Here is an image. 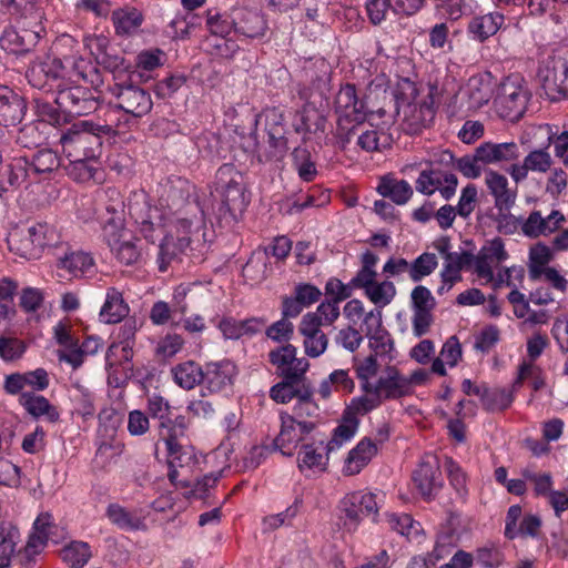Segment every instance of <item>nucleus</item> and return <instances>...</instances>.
I'll use <instances>...</instances> for the list:
<instances>
[{
  "label": "nucleus",
  "mask_w": 568,
  "mask_h": 568,
  "mask_svg": "<svg viewBox=\"0 0 568 568\" xmlns=\"http://www.w3.org/2000/svg\"><path fill=\"white\" fill-rule=\"evenodd\" d=\"M485 184L494 197L497 211H509L516 202L517 191L509 187L507 178L494 170L485 172Z\"/></svg>",
  "instance_id": "31"
},
{
  "label": "nucleus",
  "mask_w": 568,
  "mask_h": 568,
  "mask_svg": "<svg viewBox=\"0 0 568 568\" xmlns=\"http://www.w3.org/2000/svg\"><path fill=\"white\" fill-rule=\"evenodd\" d=\"M105 515L113 525L122 530H138L144 526L139 516L119 504L109 505Z\"/></svg>",
  "instance_id": "50"
},
{
  "label": "nucleus",
  "mask_w": 568,
  "mask_h": 568,
  "mask_svg": "<svg viewBox=\"0 0 568 568\" xmlns=\"http://www.w3.org/2000/svg\"><path fill=\"white\" fill-rule=\"evenodd\" d=\"M19 24L21 31L8 27L0 37V48L9 53L19 54L29 51L44 33L42 13L40 11H34L30 16L23 17Z\"/></svg>",
  "instance_id": "9"
},
{
  "label": "nucleus",
  "mask_w": 568,
  "mask_h": 568,
  "mask_svg": "<svg viewBox=\"0 0 568 568\" xmlns=\"http://www.w3.org/2000/svg\"><path fill=\"white\" fill-rule=\"evenodd\" d=\"M437 92L435 85H418L407 78L398 80L395 91L397 115L405 132L415 134L429 125L436 113Z\"/></svg>",
  "instance_id": "3"
},
{
  "label": "nucleus",
  "mask_w": 568,
  "mask_h": 568,
  "mask_svg": "<svg viewBox=\"0 0 568 568\" xmlns=\"http://www.w3.org/2000/svg\"><path fill=\"white\" fill-rule=\"evenodd\" d=\"M70 163L65 168L68 175L80 183L94 179L97 166L93 165L95 159H68Z\"/></svg>",
  "instance_id": "59"
},
{
  "label": "nucleus",
  "mask_w": 568,
  "mask_h": 568,
  "mask_svg": "<svg viewBox=\"0 0 568 568\" xmlns=\"http://www.w3.org/2000/svg\"><path fill=\"white\" fill-rule=\"evenodd\" d=\"M554 257L552 250L541 243H535V282H547L554 288L565 292L567 281L554 268L546 266Z\"/></svg>",
  "instance_id": "30"
},
{
  "label": "nucleus",
  "mask_w": 568,
  "mask_h": 568,
  "mask_svg": "<svg viewBox=\"0 0 568 568\" xmlns=\"http://www.w3.org/2000/svg\"><path fill=\"white\" fill-rule=\"evenodd\" d=\"M379 439L363 437L347 454L342 473L345 476L359 474L378 454L381 445L388 438L387 429L378 430Z\"/></svg>",
  "instance_id": "16"
},
{
  "label": "nucleus",
  "mask_w": 568,
  "mask_h": 568,
  "mask_svg": "<svg viewBox=\"0 0 568 568\" xmlns=\"http://www.w3.org/2000/svg\"><path fill=\"white\" fill-rule=\"evenodd\" d=\"M505 535L509 539L528 537L532 535V516L521 518V508L517 505L508 509L506 517Z\"/></svg>",
  "instance_id": "46"
},
{
  "label": "nucleus",
  "mask_w": 568,
  "mask_h": 568,
  "mask_svg": "<svg viewBox=\"0 0 568 568\" xmlns=\"http://www.w3.org/2000/svg\"><path fill=\"white\" fill-rule=\"evenodd\" d=\"M293 165L301 180L304 182L313 181L317 175L315 163L306 149H295L293 151Z\"/></svg>",
  "instance_id": "60"
},
{
  "label": "nucleus",
  "mask_w": 568,
  "mask_h": 568,
  "mask_svg": "<svg viewBox=\"0 0 568 568\" xmlns=\"http://www.w3.org/2000/svg\"><path fill=\"white\" fill-rule=\"evenodd\" d=\"M173 381L183 389H193L202 382L203 368L193 361H186L172 367Z\"/></svg>",
  "instance_id": "48"
},
{
  "label": "nucleus",
  "mask_w": 568,
  "mask_h": 568,
  "mask_svg": "<svg viewBox=\"0 0 568 568\" xmlns=\"http://www.w3.org/2000/svg\"><path fill=\"white\" fill-rule=\"evenodd\" d=\"M60 251H62L61 254L55 253V266L70 278H82L94 274L95 262L89 252L72 248L68 242H64L63 248Z\"/></svg>",
  "instance_id": "17"
},
{
  "label": "nucleus",
  "mask_w": 568,
  "mask_h": 568,
  "mask_svg": "<svg viewBox=\"0 0 568 568\" xmlns=\"http://www.w3.org/2000/svg\"><path fill=\"white\" fill-rule=\"evenodd\" d=\"M61 556L71 568H82L87 565L92 554L87 542L72 541L63 547Z\"/></svg>",
  "instance_id": "55"
},
{
  "label": "nucleus",
  "mask_w": 568,
  "mask_h": 568,
  "mask_svg": "<svg viewBox=\"0 0 568 568\" xmlns=\"http://www.w3.org/2000/svg\"><path fill=\"white\" fill-rule=\"evenodd\" d=\"M499 115L511 122L518 121L527 106L526 92L515 81L503 84L501 94L496 100Z\"/></svg>",
  "instance_id": "23"
},
{
  "label": "nucleus",
  "mask_w": 568,
  "mask_h": 568,
  "mask_svg": "<svg viewBox=\"0 0 568 568\" xmlns=\"http://www.w3.org/2000/svg\"><path fill=\"white\" fill-rule=\"evenodd\" d=\"M20 531L12 523L0 524V568H8L20 542Z\"/></svg>",
  "instance_id": "44"
},
{
  "label": "nucleus",
  "mask_w": 568,
  "mask_h": 568,
  "mask_svg": "<svg viewBox=\"0 0 568 568\" xmlns=\"http://www.w3.org/2000/svg\"><path fill=\"white\" fill-rule=\"evenodd\" d=\"M493 95V85L488 75L476 74L468 79L458 97L467 110H477L488 103Z\"/></svg>",
  "instance_id": "27"
},
{
  "label": "nucleus",
  "mask_w": 568,
  "mask_h": 568,
  "mask_svg": "<svg viewBox=\"0 0 568 568\" xmlns=\"http://www.w3.org/2000/svg\"><path fill=\"white\" fill-rule=\"evenodd\" d=\"M129 305L122 293L115 287L106 290L105 301L100 311V318L108 324L121 322L129 314Z\"/></svg>",
  "instance_id": "38"
},
{
  "label": "nucleus",
  "mask_w": 568,
  "mask_h": 568,
  "mask_svg": "<svg viewBox=\"0 0 568 568\" xmlns=\"http://www.w3.org/2000/svg\"><path fill=\"white\" fill-rule=\"evenodd\" d=\"M298 331L303 336V346L307 356L316 358L325 353L328 338L321 329L313 315H304L302 317Z\"/></svg>",
  "instance_id": "33"
},
{
  "label": "nucleus",
  "mask_w": 568,
  "mask_h": 568,
  "mask_svg": "<svg viewBox=\"0 0 568 568\" xmlns=\"http://www.w3.org/2000/svg\"><path fill=\"white\" fill-rule=\"evenodd\" d=\"M413 481L418 493L429 499L442 487L440 471L436 457L427 455L413 474Z\"/></svg>",
  "instance_id": "25"
},
{
  "label": "nucleus",
  "mask_w": 568,
  "mask_h": 568,
  "mask_svg": "<svg viewBox=\"0 0 568 568\" xmlns=\"http://www.w3.org/2000/svg\"><path fill=\"white\" fill-rule=\"evenodd\" d=\"M184 202L182 186L169 183L161 186L159 206L151 205L144 192H136L129 200V213L146 240L153 242L158 230L165 231L158 258L161 272L166 271L171 261L201 242L203 221L199 215V207L194 203H187L182 211Z\"/></svg>",
  "instance_id": "1"
},
{
  "label": "nucleus",
  "mask_w": 568,
  "mask_h": 568,
  "mask_svg": "<svg viewBox=\"0 0 568 568\" xmlns=\"http://www.w3.org/2000/svg\"><path fill=\"white\" fill-rule=\"evenodd\" d=\"M296 353L297 349L292 344L270 352V362L286 381H298L310 367L308 361L304 357H296Z\"/></svg>",
  "instance_id": "20"
},
{
  "label": "nucleus",
  "mask_w": 568,
  "mask_h": 568,
  "mask_svg": "<svg viewBox=\"0 0 568 568\" xmlns=\"http://www.w3.org/2000/svg\"><path fill=\"white\" fill-rule=\"evenodd\" d=\"M206 26L213 37L226 38L232 32L235 34V26L233 23V12L229 13H207Z\"/></svg>",
  "instance_id": "58"
},
{
  "label": "nucleus",
  "mask_w": 568,
  "mask_h": 568,
  "mask_svg": "<svg viewBox=\"0 0 568 568\" xmlns=\"http://www.w3.org/2000/svg\"><path fill=\"white\" fill-rule=\"evenodd\" d=\"M31 229L39 258L42 256L45 248L53 250L54 254L63 248L65 241L53 225L45 222H37L31 225Z\"/></svg>",
  "instance_id": "37"
},
{
  "label": "nucleus",
  "mask_w": 568,
  "mask_h": 568,
  "mask_svg": "<svg viewBox=\"0 0 568 568\" xmlns=\"http://www.w3.org/2000/svg\"><path fill=\"white\" fill-rule=\"evenodd\" d=\"M385 520L389 528L408 540L419 541L423 534L422 525L408 514L386 513Z\"/></svg>",
  "instance_id": "45"
},
{
  "label": "nucleus",
  "mask_w": 568,
  "mask_h": 568,
  "mask_svg": "<svg viewBox=\"0 0 568 568\" xmlns=\"http://www.w3.org/2000/svg\"><path fill=\"white\" fill-rule=\"evenodd\" d=\"M565 221V216L557 210H554L547 216H541L535 211V236L549 235L554 233Z\"/></svg>",
  "instance_id": "63"
},
{
  "label": "nucleus",
  "mask_w": 568,
  "mask_h": 568,
  "mask_svg": "<svg viewBox=\"0 0 568 568\" xmlns=\"http://www.w3.org/2000/svg\"><path fill=\"white\" fill-rule=\"evenodd\" d=\"M376 190L382 196L389 197L398 205L406 204L413 195V189L407 181L390 176H383Z\"/></svg>",
  "instance_id": "43"
},
{
  "label": "nucleus",
  "mask_w": 568,
  "mask_h": 568,
  "mask_svg": "<svg viewBox=\"0 0 568 568\" xmlns=\"http://www.w3.org/2000/svg\"><path fill=\"white\" fill-rule=\"evenodd\" d=\"M503 23L504 16L498 12H494L473 18L467 30L474 40L483 42L494 36L500 29Z\"/></svg>",
  "instance_id": "41"
},
{
  "label": "nucleus",
  "mask_w": 568,
  "mask_h": 568,
  "mask_svg": "<svg viewBox=\"0 0 568 568\" xmlns=\"http://www.w3.org/2000/svg\"><path fill=\"white\" fill-rule=\"evenodd\" d=\"M70 74L61 59L44 55L31 63L27 71V79L37 89L54 92L58 84L64 83Z\"/></svg>",
  "instance_id": "13"
},
{
  "label": "nucleus",
  "mask_w": 568,
  "mask_h": 568,
  "mask_svg": "<svg viewBox=\"0 0 568 568\" xmlns=\"http://www.w3.org/2000/svg\"><path fill=\"white\" fill-rule=\"evenodd\" d=\"M148 413L155 419H159L161 427V436L164 438L163 430L166 429L168 434H171L172 420V407L164 397L153 394L148 397L146 404Z\"/></svg>",
  "instance_id": "49"
},
{
  "label": "nucleus",
  "mask_w": 568,
  "mask_h": 568,
  "mask_svg": "<svg viewBox=\"0 0 568 568\" xmlns=\"http://www.w3.org/2000/svg\"><path fill=\"white\" fill-rule=\"evenodd\" d=\"M60 164L61 160L54 151L42 149L34 153L29 169L33 173H49L57 170Z\"/></svg>",
  "instance_id": "61"
},
{
  "label": "nucleus",
  "mask_w": 568,
  "mask_h": 568,
  "mask_svg": "<svg viewBox=\"0 0 568 568\" xmlns=\"http://www.w3.org/2000/svg\"><path fill=\"white\" fill-rule=\"evenodd\" d=\"M384 501L381 491L358 490L347 494L341 501L344 526L348 530H355L364 517L372 516L373 521H378V511Z\"/></svg>",
  "instance_id": "10"
},
{
  "label": "nucleus",
  "mask_w": 568,
  "mask_h": 568,
  "mask_svg": "<svg viewBox=\"0 0 568 568\" xmlns=\"http://www.w3.org/2000/svg\"><path fill=\"white\" fill-rule=\"evenodd\" d=\"M354 371L363 395L353 398V408L358 412H372L386 400L407 397L406 375L396 365H386L379 375L376 357L368 355L355 358Z\"/></svg>",
  "instance_id": "2"
},
{
  "label": "nucleus",
  "mask_w": 568,
  "mask_h": 568,
  "mask_svg": "<svg viewBox=\"0 0 568 568\" xmlns=\"http://www.w3.org/2000/svg\"><path fill=\"white\" fill-rule=\"evenodd\" d=\"M280 420L281 428L274 439V445L283 455L292 456L297 445L315 428V423L312 420H297L287 413H281Z\"/></svg>",
  "instance_id": "15"
},
{
  "label": "nucleus",
  "mask_w": 568,
  "mask_h": 568,
  "mask_svg": "<svg viewBox=\"0 0 568 568\" xmlns=\"http://www.w3.org/2000/svg\"><path fill=\"white\" fill-rule=\"evenodd\" d=\"M111 92L118 100L116 105L134 116H142L152 109L150 94L139 87L115 84Z\"/></svg>",
  "instance_id": "22"
},
{
  "label": "nucleus",
  "mask_w": 568,
  "mask_h": 568,
  "mask_svg": "<svg viewBox=\"0 0 568 568\" xmlns=\"http://www.w3.org/2000/svg\"><path fill=\"white\" fill-rule=\"evenodd\" d=\"M215 191L221 199V209L233 219L242 214L248 204L243 178L233 165L224 164L217 170Z\"/></svg>",
  "instance_id": "8"
},
{
  "label": "nucleus",
  "mask_w": 568,
  "mask_h": 568,
  "mask_svg": "<svg viewBox=\"0 0 568 568\" xmlns=\"http://www.w3.org/2000/svg\"><path fill=\"white\" fill-rule=\"evenodd\" d=\"M367 413L353 408V399L351 400L343 413L341 423L335 427L332 438L326 444L328 453L338 450L356 435L359 425L358 415Z\"/></svg>",
  "instance_id": "32"
},
{
  "label": "nucleus",
  "mask_w": 568,
  "mask_h": 568,
  "mask_svg": "<svg viewBox=\"0 0 568 568\" xmlns=\"http://www.w3.org/2000/svg\"><path fill=\"white\" fill-rule=\"evenodd\" d=\"M438 261L434 253L425 252L410 263V280L419 282L430 275L437 267Z\"/></svg>",
  "instance_id": "62"
},
{
  "label": "nucleus",
  "mask_w": 568,
  "mask_h": 568,
  "mask_svg": "<svg viewBox=\"0 0 568 568\" xmlns=\"http://www.w3.org/2000/svg\"><path fill=\"white\" fill-rule=\"evenodd\" d=\"M7 244L9 251L24 260L39 258L31 225L27 227H13L7 236Z\"/></svg>",
  "instance_id": "36"
},
{
  "label": "nucleus",
  "mask_w": 568,
  "mask_h": 568,
  "mask_svg": "<svg viewBox=\"0 0 568 568\" xmlns=\"http://www.w3.org/2000/svg\"><path fill=\"white\" fill-rule=\"evenodd\" d=\"M20 404L24 409L36 418H45L50 423H55L59 417V410L44 396L33 393H22Z\"/></svg>",
  "instance_id": "40"
},
{
  "label": "nucleus",
  "mask_w": 568,
  "mask_h": 568,
  "mask_svg": "<svg viewBox=\"0 0 568 568\" xmlns=\"http://www.w3.org/2000/svg\"><path fill=\"white\" fill-rule=\"evenodd\" d=\"M361 331L368 339V346L373 356L384 358L389 363L397 358V351L390 334L383 326V313L381 310H371L365 314Z\"/></svg>",
  "instance_id": "12"
},
{
  "label": "nucleus",
  "mask_w": 568,
  "mask_h": 568,
  "mask_svg": "<svg viewBox=\"0 0 568 568\" xmlns=\"http://www.w3.org/2000/svg\"><path fill=\"white\" fill-rule=\"evenodd\" d=\"M59 142L67 159H97L101 136L91 130L88 121L73 123L61 132Z\"/></svg>",
  "instance_id": "6"
},
{
  "label": "nucleus",
  "mask_w": 568,
  "mask_h": 568,
  "mask_svg": "<svg viewBox=\"0 0 568 568\" xmlns=\"http://www.w3.org/2000/svg\"><path fill=\"white\" fill-rule=\"evenodd\" d=\"M556 134L548 124L535 128V139L544 140L540 145L547 148L552 142L556 155L562 156L568 148V132H562L560 135Z\"/></svg>",
  "instance_id": "57"
},
{
  "label": "nucleus",
  "mask_w": 568,
  "mask_h": 568,
  "mask_svg": "<svg viewBox=\"0 0 568 568\" xmlns=\"http://www.w3.org/2000/svg\"><path fill=\"white\" fill-rule=\"evenodd\" d=\"M335 112L341 126H344V123L353 122L359 124L366 119L365 103L357 98L353 84H346L339 89L335 99Z\"/></svg>",
  "instance_id": "21"
},
{
  "label": "nucleus",
  "mask_w": 568,
  "mask_h": 568,
  "mask_svg": "<svg viewBox=\"0 0 568 568\" xmlns=\"http://www.w3.org/2000/svg\"><path fill=\"white\" fill-rule=\"evenodd\" d=\"M364 341V337L357 328L353 325H348L338 331L335 337V342L337 345L342 346L344 349L354 353L359 348Z\"/></svg>",
  "instance_id": "64"
},
{
  "label": "nucleus",
  "mask_w": 568,
  "mask_h": 568,
  "mask_svg": "<svg viewBox=\"0 0 568 568\" xmlns=\"http://www.w3.org/2000/svg\"><path fill=\"white\" fill-rule=\"evenodd\" d=\"M82 79L70 74L62 84L53 92L55 103L70 115L82 116L94 112L98 108V100L92 91L84 88Z\"/></svg>",
  "instance_id": "7"
},
{
  "label": "nucleus",
  "mask_w": 568,
  "mask_h": 568,
  "mask_svg": "<svg viewBox=\"0 0 568 568\" xmlns=\"http://www.w3.org/2000/svg\"><path fill=\"white\" fill-rule=\"evenodd\" d=\"M108 211L110 212V210ZM111 214L112 216L103 222V229L109 236V246L121 263L125 265L134 264L139 261L141 253L135 243L126 239V233L123 232L121 213L113 209Z\"/></svg>",
  "instance_id": "14"
},
{
  "label": "nucleus",
  "mask_w": 568,
  "mask_h": 568,
  "mask_svg": "<svg viewBox=\"0 0 568 568\" xmlns=\"http://www.w3.org/2000/svg\"><path fill=\"white\" fill-rule=\"evenodd\" d=\"M163 439L168 450V463L170 467L169 479L175 485L180 477L179 468L186 473L192 471V467L195 464V456L190 448L182 447L176 442L174 435L166 434Z\"/></svg>",
  "instance_id": "29"
},
{
  "label": "nucleus",
  "mask_w": 568,
  "mask_h": 568,
  "mask_svg": "<svg viewBox=\"0 0 568 568\" xmlns=\"http://www.w3.org/2000/svg\"><path fill=\"white\" fill-rule=\"evenodd\" d=\"M110 40L104 34H88L83 39V45L95 58L98 63L105 64L108 68L118 67L119 58L109 61L108 48Z\"/></svg>",
  "instance_id": "51"
},
{
  "label": "nucleus",
  "mask_w": 568,
  "mask_h": 568,
  "mask_svg": "<svg viewBox=\"0 0 568 568\" xmlns=\"http://www.w3.org/2000/svg\"><path fill=\"white\" fill-rule=\"evenodd\" d=\"M236 374V366L231 361L211 362L203 368L202 382L211 393H219L233 385Z\"/></svg>",
  "instance_id": "28"
},
{
  "label": "nucleus",
  "mask_w": 568,
  "mask_h": 568,
  "mask_svg": "<svg viewBox=\"0 0 568 568\" xmlns=\"http://www.w3.org/2000/svg\"><path fill=\"white\" fill-rule=\"evenodd\" d=\"M540 89V95L550 101H557L568 97V62L561 59L550 58L542 61L538 68L535 83Z\"/></svg>",
  "instance_id": "11"
},
{
  "label": "nucleus",
  "mask_w": 568,
  "mask_h": 568,
  "mask_svg": "<svg viewBox=\"0 0 568 568\" xmlns=\"http://www.w3.org/2000/svg\"><path fill=\"white\" fill-rule=\"evenodd\" d=\"M469 261L470 256L468 255V251H460V253H454L447 256L439 273L440 285L437 288L438 295L447 294L455 284L462 281V271L464 268L469 270Z\"/></svg>",
  "instance_id": "34"
},
{
  "label": "nucleus",
  "mask_w": 568,
  "mask_h": 568,
  "mask_svg": "<svg viewBox=\"0 0 568 568\" xmlns=\"http://www.w3.org/2000/svg\"><path fill=\"white\" fill-rule=\"evenodd\" d=\"M28 161L26 159H16L10 166H8L2 174H0V179L4 178L6 183L1 185V190L7 192L9 190L20 187L30 174V169L28 168Z\"/></svg>",
  "instance_id": "52"
},
{
  "label": "nucleus",
  "mask_w": 568,
  "mask_h": 568,
  "mask_svg": "<svg viewBox=\"0 0 568 568\" xmlns=\"http://www.w3.org/2000/svg\"><path fill=\"white\" fill-rule=\"evenodd\" d=\"M233 23L235 26V36L239 39H262L268 24L264 14L255 8L236 7L232 9Z\"/></svg>",
  "instance_id": "19"
},
{
  "label": "nucleus",
  "mask_w": 568,
  "mask_h": 568,
  "mask_svg": "<svg viewBox=\"0 0 568 568\" xmlns=\"http://www.w3.org/2000/svg\"><path fill=\"white\" fill-rule=\"evenodd\" d=\"M496 222L501 233L514 234L521 229L525 235L532 236V214L524 222L521 219L510 214L509 211H498Z\"/></svg>",
  "instance_id": "53"
},
{
  "label": "nucleus",
  "mask_w": 568,
  "mask_h": 568,
  "mask_svg": "<svg viewBox=\"0 0 568 568\" xmlns=\"http://www.w3.org/2000/svg\"><path fill=\"white\" fill-rule=\"evenodd\" d=\"M390 134L383 130L367 129L363 131L358 139V146L366 152L381 151L392 144Z\"/></svg>",
  "instance_id": "56"
},
{
  "label": "nucleus",
  "mask_w": 568,
  "mask_h": 568,
  "mask_svg": "<svg viewBox=\"0 0 568 568\" xmlns=\"http://www.w3.org/2000/svg\"><path fill=\"white\" fill-rule=\"evenodd\" d=\"M54 50L58 54L54 58L61 59L65 70L70 71L71 74L82 79L94 89L101 85L102 79L98 68L90 59L80 54V44L72 36H60L54 43Z\"/></svg>",
  "instance_id": "5"
},
{
  "label": "nucleus",
  "mask_w": 568,
  "mask_h": 568,
  "mask_svg": "<svg viewBox=\"0 0 568 568\" xmlns=\"http://www.w3.org/2000/svg\"><path fill=\"white\" fill-rule=\"evenodd\" d=\"M365 296L381 310L392 303L396 295V287L390 281L375 282L364 291Z\"/></svg>",
  "instance_id": "54"
},
{
  "label": "nucleus",
  "mask_w": 568,
  "mask_h": 568,
  "mask_svg": "<svg viewBox=\"0 0 568 568\" xmlns=\"http://www.w3.org/2000/svg\"><path fill=\"white\" fill-rule=\"evenodd\" d=\"M292 250V242L286 236L276 237L268 246L253 252L246 265L244 273L253 280H263L266 275V260L271 255L276 260H284Z\"/></svg>",
  "instance_id": "18"
},
{
  "label": "nucleus",
  "mask_w": 568,
  "mask_h": 568,
  "mask_svg": "<svg viewBox=\"0 0 568 568\" xmlns=\"http://www.w3.org/2000/svg\"><path fill=\"white\" fill-rule=\"evenodd\" d=\"M518 155V146L515 143L486 142L476 150L477 160L486 164L509 161L516 159Z\"/></svg>",
  "instance_id": "39"
},
{
  "label": "nucleus",
  "mask_w": 568,
  "mask_h": 568,
  "mask_svg": "<svg viewBox=\"0 0 568 568\" xmlns=\"http://www.w3.org/2000/svg\"><path fill=\"white\" fill-rule=\"evenodd\" d=\"M27 105L22 97L7 85H0V124L16 125L24 116Z\"/></svg>",
  "instance_id": "35"
},
{
  "label": "nucleus",
  "mask_w": 568,
  "mask_h": 568,
  "mask_svg": "<svg viewBox=\"0 0 568 568\" xmlns=\"http://www.w3.org/2000/svg\"><path fill=\"white\" fill-rule=\"evenodd\" d=\"M329 454L322 442L304 444L297 453V467L307 476L323 474L327 470Z\"/></svg>",
  "instance_id": "26"
},
{
  "label": "nucleus",
  "mask_w": 568,
  "mask_h": 568,
  "mask_svg": "<svg viewBox=\"0 0 568 568\" xmlns=\"http://www.w3.org/2000/svg\"><path fill=\"white\" fill-rule=\"evenodd\" d=\"M103 346L102 339L98 336L87 337L81 345L75 346L71 352H58V357L67 362L73 368H79L85 356L97 354Z\"/></svg>",
  "instance_id": "47"
},
{
  "label": "nucleus",
  "mask_w": 568,
  "mask_h": 568,
  "mask_svg": "<svg viewBox=\"0 0 568 568\" xmlns=\"http://www.w3.org/2000/svg\"><path fill=\"white\" fill-rule=\"evenodd\" d=\"M468 255L470 256L469 270L485 284L515 286V281L521 282L524 278L521 267H508L504 272L498 270L508 257L504 242L499 237L487 241L476 255L470 252Z\"/></svg>",
  "instance_id": "4"
},
{
  "label": "nucleus",
  "mask_w": 568,
  "mask_h": 568,
  "mask_svg": "<svg viewBox=\"0 0 568 568\" xmlns=\"http://www.w3.org/2000/svg\"><path fill=\"white\" fill-rule=\"evenodd\" d=\"M457 185L458 180L455 174L438 170H424L416 181V190L419 193L432 195L439 191L446 200L454 196Z\"/></svg>",
  "instance_id": "24"
},
{
  "label": "nucleus",
  "mask_w": 568,
  "mask_h": 568,
  "mask_svg": "<svg viewBox=\"0 0 568 568\" xmlns=\"http://www.w3.org/2000/svg\"><path fill=\"white\" fill-rule=\"evenodd\" d=\"M112 22L116 34L126 36L134 33L143 22L142 12L133 7H123L112 12Z\"/></svg>",
  "instance_id": "42"
}]
</instances>
